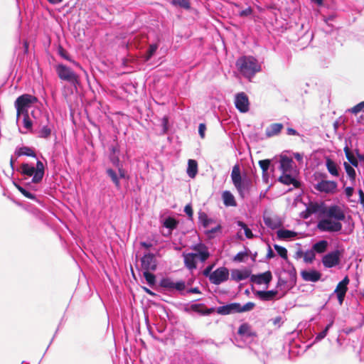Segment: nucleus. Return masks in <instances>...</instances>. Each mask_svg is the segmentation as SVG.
Segmentation results:
<instances>
[{
    "label": "nucleus",
    "mask_w": 364,
    "mask_h": 364,
    "mask_svg": "<svg viewBox=\"0 0 364 364\" xmlns=\"http://www.w3.org/2000/svg\"><path fill=\"white\" fill-rule=\"evenodd\" d=\"M236 65L240 72L247 77H252L261 69L257 60L252 56H244L239 58L236 62Z\"/></svg>",
    "instance_id": "1"
},
{
    "label": "nucleus",
    "mask_w": 364,
    "mask_h": 364,
    "mask_svg": "<svg viewBox=\"0 0 364 364\" xmlns=\"http://www.w3.org/2000/svg\"><path fill=\"white\" fill-rule=\"evenodd\" d=\"M326 178L327 175L324 173H314V180L316 182L314 184V189L327 194L334 193L337 189V183L334 181H328Z\"/></svg>",
    "instance_id": "2"
},
{
    "label": "nucleus",
    "mask_w": 364,
    "mask_h": 364,
    "mask_svg": "<svg viewBox=\"0 0 364 364\" xmlns=\"http://www.w3.org/2000/svg\"><path fill=\"white\" fill-rule=\"evenodd\" d=\"M21 174L27 176H33L32 182L34 183H40L45 173V166L42 161L38 160L36 166L29 165L27 163H23L20 167Z\"/></svg>",
    "instance_id": "3"
},
{
    "label": "nucleus",
    "mask_w": 364,
    "mask_h": 364,
    "mask_svg": "<svg viewBox=\"0 0 364 364\" xmlns=\"http://www.w3.org/2000/svg\"><path fill=\"white\" fill-rule=\"evenodd\" d=\"M255 306V304L249 301L243 306L239 303H231L217 308L216 312L220 315H229L234 313H242L252 311Z\"/></svg>",
    "instance_id": "4"
},
{
    "label": "nucleus",
    "mask_w": 364,
    "mask_h": 364,
    "mask_svg": "<svg viewBox=\"0 0 364 364\" xmlns=\"http://www.w3.org/2000/svg\"><path fill=\"white\" fill-rule=\"evenodd\" d=\"M37 101V97L31 95L24 94L19 96L15 101L17 119H18L21 114H25L26 112H28V108Z\"/></svg>",
    "instance_id": "5"
},
{
    "label": "nucleus",
    "mask_w": 364,
    "mask_h": 364,
    "mask_svg": "<svg viewBox=\"0 0 364 364\" xmlns=\"http://www.w3.org/2000/svg\"><path fill=\"white\" fill-rule=\"evenodd\" d=\"M55 71L60 80L69 82L74 85L79 83V76L68 66L58 64L55 66Z\"/></svg>",
    "instance_id": "6"
},
{
    "label": "nucleus",
    "mask_w": 364,
    "mask_h": 364,
    "mask_svg": "<svg viewBox=\"0 0 364 364\" xmlns=\"http://www.w3.org/2000/svg\"><path fill=\"white\" fill-rule=\"evenodd\" d=\"M231 178L240 197L242 198H245L244 191L247 186L248 181L242 179L240 168L238 164H235L232 167Z\"/></svg>",
    "instance_id": "7"
},
{
    "label": "nucleus",
    "mask_w": 364,
    "mask_h": 364,
    "mask_svg": "<svg viewBox=\"0 0 364 364\" xmlns=\"http://www.w3.org/2000/svg\"><path fill=\"white\" fill-rule=\"evenodd\" d=\"M342 227L341 222L330 218L321 220L317 224V228L322 232H339Z\"/></svg>",
    "instance_id": "8"
},
{
    "label": "nucleus",
    "mask_w": 364,
    "mask_h": 364,
    "mask_svg": "<svg viewBox=\"0 0 364 364\" xmlns=\"http://www.w3.org/2000/svg\"><path fill=\"white\" fill-rule=\"evenodd\" d=\"M342 251L338 250L328 252L322 258V264L326 268H331L338 265L341 262Z\"/></svg>",
    "instance_id": "9"
},
{
    "label": "nucleus",
    "mask_w": 364,
    "mask_h": 364,
    "mask_svg": "<svg viewBox=\"0 0 364 364\" xmlns=\"http://www.w3.org/2000/svg\"><path fill=\"white\" fill-rule=\"evenodd\" d=\"M229 275V269L225 267H221L212 272L210 282L215 285H219L228 281Z\"/></svg>",
    "instance_id": "10"
},
{
    "label": "nucleus",
    "mask_w": 364,
    "mask_h": 364,
    "mask_svg": "<svg viewBox=\"0 0 364 364\" xmlns=\"http://www.w3.org/2000/svg\"><path fill=\"white\" fill-rule=\"evenodd\" d=\"M350 282V279L348 276H346L343 280H341L337 284L334 292L336 294L339 304L341 305L344 301L346 292L348 291V284Z\"/></svg>",
    "instance_id": "11"
},
{
    "label": "nucleus",
    "mask_w": 364,
    "mask_h": 364,
    "mask_svg": "<svg viewBox=\"0 0 364 364\" xmlns=\"http://www.w3.org/2000/svg\"><path fill=\"white\" fill-rule=\"evenodd\" d=\"M141 268L144 271H155L157 267V261L152 253L144 255L141 259Z\"/></svg>",
    "instance_id": "12"
},
{
    "label": "nucleus",
    "mask_w": 364,
    "mask_h": 364,
    "mask_svg": "<svg viewBox=\"0 0 364 364\" xmlns=\"http://www.w3.org/2000/svg\"><path fill=\"white\" fill-rule=\"evenodd\" d=\"M235 105L236 108L242 113H245L249 111V99L247 95L242 92L236 95L235 100Z\"/></svg>",
    "instance_id": "13"
},
{
    "label": "nucleus",
    "mask_w": 364,
    "mask_h": 364,
    "mask_svg": "<svg viewBox=\"0 0 364 364\" xmlns=\"http://www.w3.org/2000/svg\"><path fill=\"white\" fill-rule=\"evenodd\" d=\"M272 279V274L270 271H267L259 274H251L250 282L257 284H269Z\"/></svg>",
    "instance_id": "14"
},
{
    "label": "nucleus",
    "mask_w": 364,
    "mask_h": 364,
    "mask_svg": "<svg viewBox=\"0 0 364 364\" xmlns=\"http://www.w3.org/2000/svg\"><path fill=\"white\" fill-rule=\"evenodd\" d=\"M264 224L269 228L274 230L283 225L280 218L276 215H265L263 218Z\"/></svg>",
    "instance_id": "15"
},
{
    "label": "nucleus",
    "mask_w": 364,
    "mask_h": 364,
    "mask_svg": "<svg viewBox=\"0 0 364 364\" xmlns=\"http://www.w3.org/2000/svg\"><path fill=\"white\" fill-rule=\"evenodd\" d=\"M191 249L196 251L195 254H198V257L202 262H205L210 257L208 248L203 243L196 244Z\"/></svg>",
    "instance_id": "16"
},
{
    "label": "nucleus",
    "mask_w": 364,
    "mask_h": 364,
    "mask_svg": "<svg viewBox=\"0 0 364 364\" xmlns=\"http://www.w3.org/2000/svg\"><path fill=\"white\" fill-rule=\"evenodd\" d=\"M327 215L340 222L344 220L346 218L343 210L338 205H331L328 208Z\"/></svg>",
    "instance_id": "17"
},
{
    "label": "nucleus",
    "mask_w": 364,
    "mask_h": 364,
    "mask_svg": "<svg viewBox=\"0 0 364 364\" xmlns=\"http://www.w3.org/2000/svg\"><path fill=\"white\" fill-rule=\"evenodd\" d=\"M301 277L303 280L306 282H316L321 279V274L318 271L314 269L309 271L303 270L301 272Z\"/></svg>",
    "instance_id": "18"
},
{
    "label": "nucleus",
    "mask_w": 364,
    "mask_h": 364,
    "mask_svg": "<svg viewBox=\"0 0 364 364\" xmlns=\"http://www.w3.org/2000/svg\"><path fill=\"white\" fill-rule=\"evenodd\" d=\"M251 276V270L249 269H234L231 271V279L235 281V282H240L242 280H244L248 277L250 278Z\"/></svg>",
    "instance_id": "19"
},
{
    "label": "nucleus",
    "mask_w": 364,
    "mask_h": 364,
    "mask_svg": "<svg viewBox=\"0 0 364 364\" xmlns=\"http://www.w3.org/2000/svg\"><path fill=\"white\" fill-rule=\"evenodd\" d=\"M184 259V264L190 270L196 269V259L198 258V254L193 253H183Z\"/></svg>",
    "instance_id": "20"
},
{
    "label": "nucleus",
    "mask_w": 364,
    "mask_h": 364,
    "mask_svg": "<svg viewBox=\"0 0 364 364\" xmlns=\"http://www.w3.org/2000/svg\"><path fill=\"white\" fill-rule=\"evenodd\" d=\"M191 309L201 315H209L215 312L214 308L208 309L204 304H194L191 306Z\"/></svg>",
    "instance_id": "21"
},
{
    "label": "nucleus",
    "mask_w": 364,
    "mask_h": 364,
    "mask_svg": "<svg viewBox=\"0 0 364 364\" xmlns=\"http://www.w3.org/2000/svg\"><path fill=\"white\" fill-rule=\"evenodd\" d=\"M237 333L240 336H246L247 337L256 336V333L252 331L251 326L247 323H244L240 326Z\"/></svg>",
    "instance_id": "22"
},
{
    "label": "nucleus",
    "mask_w": 364,
    "mask_h": 364,
    "mask_svg": "<svg viewBox=\"0 0 364 364\" xmlns=\"http://www.w3.org/2000/svg\"><path fill=\"white\" fill-rule=\"evenodd\" d=\"M283 129L282 123H273L270 124L269 127L266 130V135L269 137L277 135Z\"/></svg>",
    "instance_id": "23"
},
{
    "label": "nucleus",
    "mask_w": 364,
    "mask_h": 364,
    "mask_svg": "<svg viewBox=\"0 0 364 364\" xmlns=\"http://www.w3.org/2000/svg\"><path fill=\"white\" fill-rule=\"evenodd\" d=\"M293 161L287 156H282L280 159V168L284 173L289 172L291 169Z\"/></svg>",
    "instance_id": "24"
},
{
    "label": "nucleus",
    "mask_w": 364,
    "mask_h": 364,
    "mask_svg": "<svg viewBox=\"0 0 364 364\" xmlns=\"http://www.w3.org/2000/svg\"><path fill=\"white\" fill-rule=\"evenodd\" d=\"M15 154H16V155H17V156H27L36 158V154L35 151L32 148L28 147V146H22V147L18 149L16 151Z\"/></svg>",
    "instance_id": "25"
},
{
    "label": "nucleus",
    "mask_w": 364,
    "mask_h": 364,
    "mask_svg": "<svg viewBox=\"0 0 364 364\" xmlns=\"http://www.w3.org/2000/svg\"><path fill=\"white\" fill-rule=\"evenodd\" d=\"M256 294L263 301H270L277 294V291H258Z\"/></svg>",
    "instance_id": "26"
},
{
    "label": "nucleus",
    "mask_w": 364,
    "mask_h": 364,
    "mask_svg": "<svg viewBox=\"0 0 364 364\" xmlns=\"http://www.w3.org/2000/svg\"><path fill=\"white\" fill-rule=\"evenodd\" d=\"M223 199L224 204L226 206H236L237 203L235 200L233 195L228 191H225L223 193Z\"/></svg>",
    "instance_id": "27"
},
{
    "label": "nucleus",
    "mask_w": 364,
    "mask_h": 364,
    "mask_svg": "<svg viewBox=\"0 0 364 364\" xmlns=\"http://www.w3.org/2000/svg\"><path fill=\"white\" fill-rule=\"evenodd\" d=\"M198 172L197 161L193 159H189L188 161L187 173L191 178H194Z\"/></svg>",
    "instance_id": "28"
},
{
    "label": "nucleus",
    "mask_w": 364,
    "mask_h": 364,
    "mask_svg": "<svg viewBox=\"0 0 364 364\" xmlns=\"http://www.w3.org/2000/svg\"><path fill=\"white\" fill-rule=\"evenodd\" d=\"M109 159L114 166L118 168L119 174L121 178H125V171L122 168L119 159V155L110 154Z\"/></svg>",
    "instance_id": "29"
},
{
    "label": "nucleus",
    "mask_w": 364,
    "mask_h": 364,
    "mask_svg": "<svg viewBox=\"0 0 364 364\" xmlns=\"http://www.w3.org/2000/svg\"><path fill=\"white\" fill-rule=\"evenodd\" d=\"M326 166L328 171L334 176H338V166L330 158H326Z\"/></svg>",
    "instance_id": "30"
},
{
    "label": "nucleus",
    "mask_w": 364,
    "mask_h": 364,
    "mask_svg": "<svg viewBox=\"0 0 364 364\" xmlns=\"http://www.w3.org/2000/svg\"><path fill=\"white\" fill-rule=\"evenodd\" d=\"M277 235L279 240H287L296 237L297 233L289 230H279L277 232Z\"/></svg>",
    "instance_id": "31"
},
{
    "label": "nucleus",
    "mask_w": 364,
    "mask_h": 364,
    "mask_svg": "<svg viewBox=\"0 0 364 364\" xmlns=\"http://www.w3.org/2000/svg\"><path fill=\"white\" fill-rule=\"evenodd\" d=\"M327 247L328 242L326 240H321L313 245L312 250L314 252L321 254L326 251Z\"/></svg>",
    "instance_id": "32"
},
{
    "label": "nucleus",
    "mask_w": 364,
    "mask_h": 364,
    "mask_svg": "<svg viewBox=\"0 0 364 364\" xmlns=\"http://www.w3.org/2000/svg\"><path fill=\"white\" fill-rule=\"evenodd\" d=\"M107 174L110 177L112 182L114 183L116 188L117 189H120L121 185L119 183V178L118 177L117 173L112 168H107L106 171Z\"/></svg>",
    "instance_id": "33"
},
{
    "label": "nucleus",
    "mask_w": 364,
    "mask_h": 364,
    "mask_svg": "<svg viewBox=\"0 0 364 364\" xmlns=\"http://www.w3.org/2000/svg\"><path fill=\"white\" fill-rule=\"evenodd\" d=\"M320 205L316 203H311L307 206L304 218H307L311 215L317 213L319 210Z\"/></svg>",
    "instance_id": "34"
},
{
    "label": "nucleus",
    "mask_w": 364,
    "mask_h": 364,
    "mask_svg": "<svg viewBox=\"0 0 364 364\" xmlns=\"http://www.w3.org/2000/svg\"><path fill=\"white\" fill-rule=\"evenodd\" d=\"M344 152H345L346 156L347 159L348 160V161L353 166H358V161L357 159L354 156V155L353 154V153L351 152V151L350 150L348 146H346L344 148Z\"/></svg>",
    "instance_id": "35"
},
{
    "label": "nucleus",
    "mask_w": 364,
    "mask_h": 364,
    "mask_svg": "<svg viewBox=\"0 0 364 364\" xmlns=\"http://www.w3.org/2000/svg\"><path fill=\"white\" fill-rule=\"evenodd\" d=\"M198 218L204 228H208L210 224L213 223V220L209 218L207 214L204 212L199 213Z\"/></svg>",
    "instance_id": "36"
},
{
    "label": "nucleus",
    "mask_w": 364,
    "mask_h": 364,
    "mask_svg": "<svg viewBox=\"0 0 364 364\" xmlns=\"http://www.w3.org/2000/svg\"><path fill=\"white\" fill-rule=\"evenodd\" d=\"M279 181L286 185L294 184L295 186H296V184L298 183V181L289 174L280 176Z\"/></svg>",
    "instance_id": "37"
},
{
    "label": "nucleus",
    "mask_w": 364,
    "mask_h": 364,
    "mask_svg": "<svg viewBox=\"0 0 364 364\" xmlns=\"http://www.w3.org/2000/svg\"><path fill=\"white\" fill-rule=\"evenodd\" d=\"M177 225L178 221L175 218L171 217H168V218H166L164 223V225L170 230H173L176 228Z\"/></svg>",
    "instance_id": "38"
},
{
    "label": "nucleus",
    "mask_w": 364,
    "mask_h": 364,
    "mask_svg": "<svg viewBox=\"0 0 364 364\" xmlns=\"http://www.w3.org/2000/svg\"><path fill=\"white\" fill-rule=\"evenodd\" d=\"M344 168L346 173L348 174L350 180L354 181L355 180L356 176L355 169L347 162L344 163Z\"/></svg>",
    "instance_id": "39"
},
{
    "label": "nucleus",
    "mask_w": 364,
    "mask_h": 364,
    "mask_svg": "<svg viewBox=\"0 0 364 364\" xmlns=\"http://www.w3.org/2000/svg\"><path fill=\"white\" fill-rule=\"evenodd\" d=\"M143 275L149 285L153 286L155 284L156 277L154 274L151 273L149 271H144Z\"/></svg>",
    "instance_id": "40"
},
{
    "label": "nucleus",
    "mask_w": 364,
    "mask_h": 364,
    "mask_svg": "<svg viewBox=\"0 0 364 364\" xmlns=\"http://www.w3.org/2000/svg\"><path fill=\"white\" fill-rule=\"evenodd\" d=\"M171 4L185 9H189L191 8V4L188 0H172Z\"/></svg>",
    "instance_id": "41"
},
{
    "label": "nucleus",
    "mask_w": 364,
    "mask_h": 364,
    "mask_svg": "<svg viewBox=\"0 0 364 364\" xmlns=\"http://www.w3.org/2000/svg\"><path fill=\"white\" fill-rule=\"evenodd\" d=\"M274 248L281 257H282L284 259H287L288 258L287 250L285 247L279 246L278 245H274Z\"/></svg>",
    "instance_id": "42"
},
{
    "label": "nucleus",
    "mask_w": 364,
    "mask_h": 364,
    "mask_svg": "<svg viewBox=\"0 0 364 364\" xmlns=\"http://www.w3.org/2000/svg\"><path fill=\"white\" fill-rule=\"evenodd\" d=\"M315 257L316 255L313 250L306 251L304 254V260L306 263H311L315 259Z\"/></svg>",
    "instance_id": "43"
},
{
    "label": "nucleus",
    "mask_w": 364,
    "mask_h": 364,
    "mask_svg": "<svg viewBox=\"0 0 364 364\" xmlns=\"http://www.w3.org/2000/svg\"><path fill=\"white\" fill-rule=\"evenodd\" d=\"M333 323V321H331L326 326V328L321 331L320 332L316 337L315 340L316 341H320L323 338H324L327 333H328V331L329 330V328L332 326Z\"/></svg>",
    "instance_id": "44"
},
{
    "label": "nucleus",
    "mask_w": 364,
    "mask_h": 364,
    "mask_svg": "<svg viewBox=\"0 0 364 364\" xmlns=\"http://www.w3.org/2000/svg\"><path fill=\"white\" fill-rule=\"evenodd\" d=\"M271 161L269 159H264L259 161V165L262 171V173L265 174L270 166Z\"/></svg>",
    "instance_id": "45"
},
{
    "label": "nucleus",
    "mask_w": 364,
    "mask_h": 364,
    "mask_svg": "<svg viewBox=\"0 0 364 364\" xmlns=\"http://www.w3.org/2000/svg\"><path fill=\"white\" fill-rule=\"evenodd\" d=\"M174 282L169 278H164L160 281V286L166 289H173Z\"/></svg>",
    "instance_id": "46"
},
{
    "label": "nucleus",
    "mask_w": 364,
    "mask_h": 364,
    "mask_svg": "<svg viewBox=\"0 0 364 364\" xmlns=\"http://www.w3.org/2000/svg\"><path fill=\"white\" fill-rule=\"evenodd\" d=\"M22 114L23 115V127L28 130H31L32 129V121L29 118L28 112H26L25 114Z\"/></svg>",
    "instance_id": "47"
},
{
    "label": "nucleus",
    "mask_w": 364,
    "mask_h": 364,
    "mask_svg": "<svg viewBox=\"0 0 364 364\" xmlns=\"http://www.w3.org/2000/svg\"><path fill=\"white\" fill-rule=\"evenodd\" d=\"M157 48V45H150L145 55V60H149L152 57V55L156 53Z\"/></svg>",
    "instance_id": "48"
},
{
    "label": "nucleus",
    "mask_w": 364,
    "mask_h": 364,
    "mask_svg": "<svg viewBox=\"0 0 364 364\" xmlns=\"http://www.w3.org/2000/svg\"><path fill=\"white\" fill-rule=\"evenodd\" d=\"M364 109V101L357 104L352 108H350L348 111L354 114H357L360 112L363 111Z\"/></svg>",
    "instance_id": "49"
},
{
    "label": "nucleus",
    "mask_w": 364,
    "mask_h": 364,
    "mask_svg": "<svg viewBox=\"0 0 364 364\" xmlns=\"http://www.w3.org/2000/svg\"><path fill=\"white\" fill-rule=\"evenodd\" d=\"M248 256V253L247 252H238L233 258L235 262H241L244 261L245 257Z\"/></svg>",
    "instance_id": "50"
},
{
    "label": "nucleus",
    "mask_w": 364,
    "mask_h": 364,
    "mask_svg": "<svg viewBox=\"0 0 364 364\" xmlns=\"http://www.w3.org/2000/svg\"><path fill=\"white\" fill-rule=\"evenodd\" d=\"M215 266V264H212L210 265H208L203 271V276L208 277L209 281L210 280L211 274H212V270Z\"/></svg>",
    "instance_id": "51"
},
{
    "label": "nucleus",
    "mask_w": 364,
    "mask_h": 364,
    "mask_svg": "<svg viewBox=\"0 0 364 364\" xmlns=\"http://www.w3.org/2000/svg\"><path fill=\"white\" fill-rule=\"evenodd\" d=\"M50 129L47 126H44L40 132V136L43 138H47L50 135Z\"/></svg>",
    "instance_id": "52"
},
{
    "label": "nucleus",
    "mask_w": 364,
    "mask_h": 364,
    "mask_svg": "<svg viewBox=\"0 0 364 364\" xmlns=\"http://www.w3.org/2000/svg\"><path fill=\"white\" fill-rule=\"evenodd\" d=\"M184 212L187 214V215L188 216V218L190 219L193 218V208H192V206L191 204H187L185 206Z\"/></svg>",
    "instance_id": "53"
},
{
    "label": "nucleus",
    "mask_w": 364,
    "mask_h": 364,
    "mask_svg": "<svg viewBox=\"0 0 364 364\" xmlns=\"http://www.w3.org/2000/svg\"><path fill=\"white\" fill-rule=\"evenodd\" d=\"M220 230H221L220 225H218L214 228H212L210 230H208L206 231V234L208 235L209 237H212L213 234H215V232L220 231Z\"/></svg>",
    "instance_id": "54"
},
{
    "label": "nucleus",
    "mask_w": 364,
    "mask_h": 364,
    "mask_svg": "<svg viewBox=\"0 0 364 364\" xmlns=\"http://www.w3.org/2000/svg\"><path fill=\"white\" fill-rule=\"evenodd\" d=\"M252 13V9L251 7H247V9L241 11L239 14L240 16L241 17H245L251 15Z\"/></svg>",
    "instance_id": "55"
},
{
    "label": "nucleus",
    "mask_w": 364,
    "mask_h": 364,
    "mask_svg": "<svg viewBox=\"0 0 364 364\" xmlns=\"http://www.w3.org/2000/svg\"><path fill=\"white\" fill-rule=\"evenodd\" d=\"M185 287H186V284H185V282L183 281L176 282V283H174V285H173V289H176L178 291H182V290L185 289Z\"/></svg>",
    "instance_id": "56"
},
{
    "label": "nucleus",
    "mask_w": 364,
    "mask_h": 364,
    "mask_svg": "<svg viewBox=\"0 0 364 364\" xmlns=\"http://www.w3.org/2000/svg\"><path fill=\"white\" fill-rule=\"evenodd\" d=\"M58 53L63 58H65L69 61H71L67 51L64 48H63L61 46L58 49Z\"/></svg>",
    "instance_id": "57"
},
{
    "label": "nucleus",
    "mask_w": 364,
    "mask_h": 364,
    "mask_svg": "<svg viewBox=\"0 0 364 364\" xmlns=\"http://www.w3.org/2000/svg\"><path fill=\"white\" fill-rule=\"evenodd\" d=\"M206 129V126L205 124L201 123L199 124L198 127V132L202 139L205 137V131Z\"/></svg>",
    "instance_id": "58"
},
{
    "label": "nucleus",
    "mask_w": 364,
    "mask_h": 364,
    "mask_svg": "<svg viewBox=\"0 0 364 364\" xmlns=\"http://www.w3.org/2000/svg\"><path fill=\"white\" fill-rule=\"evenodd\" d=\"M22 194L25 197H26V198H28L29 199H32V200L35 199V196L33 193H31V192H29L27 190H26V189L23 190Z\"/></svg>",
    "instance_id": "59"
},
{
    "label": "nucleus",
    "mask_w": 364,
    "mask_h": 364,
    "mask_svg": "<svg viewBox=\"0 0 364 364\" xmlns=\"http://www.w3.org/2000/svg\"><path fill=\"white\" fill-rule=\"evenodd\" d=\"M354 191V188L353 187H346L345 189V193L347 197L350 198L353 196Z\"/></svg>",
    "instance_id": "60"
},
{
    "label": "nucleus",
    "mask_w": 364,
    "mask_h": 364,
    "mask_svg": "<svg viewBox=\"0 0 364 364\" xmlns=\"http://www.w3.org/2000/svg\"><path fill=\"white\" fill-rule=\"evenodd\" d=\"M245 236L249 238V239H251L254 237V235L252 234V230L248 228L247 227L246 228H245Z\"/></svg>",
    "instance_id": "61"
},
{
    "label": "nucleus",
    "mask_w": 364,
    "mask_h": 364,
    "mask_svg": "<svg viewBox=\"0 0 364 364\" xmlns=\"http://www.w3.org/2000/svg\"><path fill=\"white\" fill-rule=\"evenodd\" d=\"M358 194H359L360 203L362 204V205L364 208V192L363 191V190L360 189L358 191Z\"/></svg>",
    "instance_id": "62"
},
{
    "label": "nucleus",
    "mask_w": 364,
    "mask_h": 364,
    "mask_svg": "<svg viewBox=\"0 0 364 364\" xmlns=\"http://www.w3.org/2000/svg\"><path fill=\"white\" fill-rule=\"evenodd\" d=\"M110 151V154L119 155V149L117 146H112Z\"/></svg>",
    "instance_id": "63"
},
{
    "label": "nucleus",
    "mask_w": 364,
    "mask_h": 364,
    "mask_svg": "<svg viewBox=\"0 0 364 364\" xmlns=\"http://www.w3.org/2000/svg\"><path fill=\"white\" fill-rule=\"evenodd\" d=\"M275 256L273 250H272L271 247L269 245L268 246V251H267V259H271V258H273Z\"/></svg>",
    "instance_id": "64"
}]
</instances>
